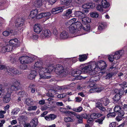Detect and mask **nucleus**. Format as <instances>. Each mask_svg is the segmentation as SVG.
Listing matches in <instances>:
<instances>
[{"label":"nucleus","mask_w":127,"mask_h":127,"mask_svg":"<svg viewBox=\"0 0 127 127\" xmlns=\"http://www.w3.org/2000/svg\"><path fill=\"white\" fill-rule=\"evenodd\" d=\"M96 63V66L95 69L96 70L97 72L100 70L105 69L107 66L106 63L102 60L97 62Z\"/></svg>","instance_id":"obj_5"},{"label":"nucleus","mask_w":127,"mask_h":127,"mask_svg":"<svg viewBox=\"0 0 127 127\" xmlns=\"http://www.w3.org/2000/svg\"><path fill=\"white\" fill-rule=\"evenodd\" d=\"M76 117L78 119V122L79 123H83V118L81 115L79 114H77L76 116Z\"/></svg>","instance_id":"obj_44"},{"label":"nucleus","mask_w":127,"mask_h":127,"mask_svg":"<svg viewBox=\"0 0 127 127\" xmlns=\"http://www.w3.org/2000/svg\"><path fill=\"white\" fill-rule=\"evenodd\" d=\"M102 105L101 104L100 102H98L96 103L95 106L96 108H98L100 110L101 112H105L106 111V109L102 106Z\"/></svg>","instance_id":"obj_18"},{"label":"nucleus","mask_w":127,"mask_h":127,"mask_svg":"<svg viewBox=\"0 0 127 127\" xmlns=\"http://www.w3.org/2000/svg\"><path fill=\"white\" fill-rule=\"evenodd\" d=\"M108 59L111 62L113 61L114 59H115L114 57V55H110L108 57Z\"/></svg>","instance_id":"obj_62"},{"label":"nucleus","mask_w":127,"mask_h":127,"mask_svg":"<svg viewBox=\"0 0 127 127\" xmlns=\"http://www.w3.org/2000/svg\"><path fill=\"white\" fill-rule=\"evenodd\" d=\"M64 122H73L74 121L70 117H65L64 119Z\"/></svg>","instance_id":"obj_47"},{"label":"nucleus","mask_w":127,"mask_h":127,"mask_svg":"<svg viewBox=\"0 0 127 127\" xmlns=\"http://www.w3.org/2000/svg\"><path fill=\"white\" fill-rule=\"evenodd\" d=\"M42 63V62L39 61L36 62L34 65V68L35 69H38L41 68Z\"/></svg>","instance_id":"obj_32"},{"label":"nucleus","mask_w":127,"mask_h":127,"mask_svg":"<svg viewBox=\"0 0 127 127\" xmlns=\"http://www.w3.org/2000/svg\"><path fill=\"white\" fill-rule=\"evenodd\" d=\"M81 116L82 118H83L84 119H87L89 117L90 115L86 113H84L82 114Z\"/></svg>","instance_id":"obj_56"},{"label":"nucleus","mask_w":127,"mask_h":127,"mask_svg":"<svg viewBox=\"0 0 127 127\" xmlns=\"http://www.w3.org/2000/svg\"><path fill=\"white\" fill-rule=\"evenodd\" d=\"M99 101L101 104L105 106L107 105L110 102V101L108 98L105 97L100 99Z\"/></svg>","instance_id":"obj_27"},{"label":"nucleus","mask_w":127,"mask_h":127,"mask_svg":"<svg viewBox=\"0 0 127 127\" xmlns=\"http://www.w3.org/2000/svg\"><path fill=\"white\" fill-rule=\"evenodd\" d=\"M63 10V7H59L53 9L51 11V12L53 14H56L62 12Z\"/></svg>","instance_id":"obj_20"},{"label":"nucleus","mask_w":127,"mask_h":127,"mask_svg":"<svg viewBox=\"0 0 127 127\" xmlns=\"http://www.w3.org/2000/svg\"><path fill=\"white\" fill-rule=\"evenodd\" d=\"M76 20V18H74L70 20L69 21L67 22V23L68 24V25L70 24H75L77 26L78 25V24L79 25L81 24V23L77 21L75 22Z\"/></svg>","instance_id":"obj_30"},{"label":"nucleus","mask_w":127,"mask_h":127,"mask_svg":"<svg viewBox=\"0 0 127 127\" xmlns=\"http://www.w3.org/2000/svg\"><path fill=\"white\" fill-rule=\"evenodd\" d=\"M90 16L93 18H97L99 16L98 13L96 12H92L90 13Z\"/></svg>","instance_id":"obj_49"},{"label":"nucleus","mask_w":127,"mask_h":127,"mask_svg":"<svg viewBox=\"0 0 127 127\" xmlns=\"http://www.w3.org/2000/svg\"><path fill=\"white\" fill-rule=\"evenodd\" d=\"M96 9L97 10L99 11L102 12L103 11V7L100 5H98L97 6Z\"/></svg>","instance_id":"obj_57"},{"label":"nucleus","mask_w":127,"mask_h":127,"mask_svg":"<svg viewBox=\"0 0 127 127\" xmlns=\"http://www.w3.org/2000/svg\"><path fill=\"white\" fill-rule=\"evenodd\" d=\"M81 18L82 19V23L85 24L90 23L91 22V19L87 17H85V16H84Z\"/></svg>","instance_id":"obj_34"},{"label":"nucleus","mask_w":127,"mask_h":127,"mask_svg":"<svg viewBox=\"0 0 127 127\" xmlns=\"http://www.w3.org/2000/svg\"><path fill=\"white\" fill-rule=\"evenodd\" d=\"M34 31L37 33H39L42 30V28L40 25L38 24L35 25L34 26Z\"/></svg>","instance_id":"obj_19"},{"label":"nucleus","mask_w":127,"mask_h":127,"mask_svg":"<svg viewBox=\"0 0 127 127\" xmlns=\"http://www.w3.org/2000/svg\"><path fill=\"white\" fill-rule=\"evenodd\" d=\"M40 78H41L49 79L51 78V74L50 71L45 67H41L38 71Z\"/></svg>","instance_id":"obj_2"},{"label":"nucleus","mask_w":127,"mask_h":127,"mask_svg":"<svg viewBox=\"0 0 127 127\" xmlns=\"http://www.w3.org/2000/svg\"><path fill=\"white\" fill-rule=\"evenodd\" d=\"M56 92H57L54 90H50L49 91L48 93L47 94V95L49 97H54Z\"/></svg>","instance_id":"obj_35"},{"label":"nucleus","mask_w":127,"mask_h":127,"mask_svg":"<svg viewBox=\"0 0 127 127\" xmlns=\"http://www.w3.org/2000/svg\"><path fill=\"white\" fill-rule=\"evenodd\" d=\"M55 71L57 74L59 75L61 74L63 76L66 75L67 73V71L64 69L63 67L59 64L56 65Z\"/></svg>","instance_id":"obj_4"},{"label":"nucleus","mask_w":127,"mask_h":127,"mask_svg":"<svg viewBox=\"0 0 127 127\" xmlns=\"http://www.w3.org/2000/svg\"><path fill=\"white\" fill-rule=\"evenodd\" d=\"M13 49V46L12 44H10L8 43L7 45L3 47L1 49V51L3 53H4L6 52H10Z\"/></svg>","instance_id":"obj_10"},{"label":"nucleus","mask_w":127,"mask_h":127,"mask_svg":"<svg viewBox=\"0 0 127 127\" xmlns=\"http://www.w3.org/2000/svg\"><path fill=\"white\" fill-rule=\"evenodd\" d=\"M78 26L76 25L75 24H71L69 27V30L70 32L72 33L76 32V29Z\"/></svg>","instance_id":"obj_21"},{"label":"nucleus","mask_w":127,"mask_h":127,"mask_svg":"<svg viewBox=\"0 0 127 127\" xmlns=\"http://www.w3.org/2000/svg\"><path fill=\"white\" fill-rule=\"evenodd\" d=\"M72 13V11L71 9H68L63 12V16L66 19H68L71 16L70 14Z\"/></svg>","instance_id":"obj_15"},{"label":"nucleus","mask_w":127,"mask_h":127,"mask_svg":"<svg viewBox=\"0 0 127 127\" xmlns=\"http://www.w3.org/2000/svg\"><path fill=\"white\" fill-rule=\"evenodd\" d=\"M105 24L103 23H100L98 27V29L100 31H101L104 29Z\"/></svg>","instance_id":"obj_48"},{"label":"nucleus","mask_w":127,"mask_h":127,"mask_svg":"<svg viewBox=\"0 0 127 127\" xmlns=\"http://www.w3.org/2000/svg\"><path fill=\"white\" fill-rule=\"evenodd\" d=\"M30 106L28 108V111L35 110L37 108V107L36 106Z\"/></svg>","instance_id":"obj_52"},{"label":"nucleus","mask_w":127,"mask_h":127,"mask_svg":"<svg viewBox=\"0 0 127 127\" xmlns=\"http://www.w3.org/2000/svg\"><path fill=\"white\" fill-rule=\"evenodd\" d=\"M38 13V10L36 9L32 10L29 15V17L30 18H33L35 17Z\"/></svg>","instance_id":"obj_31"},{"label":"nucleus","mask_w":127,"mask_h":127,"mask_svg":"<svg viewBox=\"0 0 127 127\" xmlns=\"http://www.w3.org/2000/svg\"><path fill=\"white\" fill-rule=\"evenodd\" d=\"M123 93L124 92L123 91H119L117 93L114 97V100L116 102L119 100L120 99L121 96Z\"/></svg>","instance_id":"obj_17"},{"label":"nucleus","mask_w":127,"mask_h":127,"mask_svg":"<svg viewBox=\"0 0 127 127\" xmlns=\"http://www.w3.org/2000/svg\"><path fill=\"white\" fill-rule=\"evenodd\" d=\"M7 93L5 95L3 99V101L5 103H8L9 102L11 98V94L12 92V91L11 90H8V89H7Z\"/></svg>","instance_id":"obj_8"},{"label":"nucleus","mask_w":127,"mask_h":127,"mask_svg":"<svg viewBox=\"0 0 127 127\" xmlns=\"http://www.w3.org/2000/svg\"><path fill=\"white\" fill-rule=\"evenodd\" d=\"M87 4L88 8H93L95 6V4L93 3H89Z\"/></svg>","instance_id":"obj_50"},{"label":"nucleus","mask_w":127,"mask_h":127,"mask_svg":"<svg viewBox=\"0 0 127 127\" xmlns=\"http://www.w3.org/2000/svg\"><path fill=\"white\" fill-rule=\"evenodd\" d=\"M101 5L104 8L108 7L109 6V4L106 0H103L101 3Z\"/></svg>","instance_id":"obj_37"},{"label":"nucleus","mask_w":127,"mask_h":127,"mask_svg":"<svg viewBox=\"0 0 127 127\" xmlns=\"http://www.w3.org/2000/svg\"><path fill=\"white\" fill-rule=\"evenodd\" d=\"M116 115V113L115 112L110 113L107 115L108 118H111L112 117H115Z\"/></svg>","instance_id":"obj_54"},{"label":"nucleus","mask_w":127,"mask_h":127,"mask_svg":"<svg viewBox=\"0 0 127 127\" xmlns=\"http://www.w3.org/2000/svg\"><path fill=\"white\" fill-rule=\"evenodd\" d=\"M69 37L68 33L65 31H63L60 34V38L62 39H66Z\"/></svg>","instance_id":"obj_24"},{"label":"nucleus","mask_w":127,"mask_h":127,"mask_svg":"<svg viewBox=\"0 0 127 127\" xmlns=\"http://www.w3.org/2000/svg\"><path fill=\"white\" fill-rule=\"evenodd\" d=\"M37 74V72L35 70L31 71L30 74L28 76V78L30 79H33L34 78Z\"/></svg>","instance_id":"obj_26"},{"label":"nucleus","mask_w":127,"mask_h":127,"mask_svg":"<svg viewBox=\"0 0 127 127\" xmlns=\"http://www.w3.org/2000/svg\"><path fill=\"white\" fill-rule=\"evenodd\" d=\"M80 29V33H82V34H85L89 32L90 30V28L89 25L84 26L81 25L79 27Z\"/></svg>","instance_id":"obj_7"},{"label":"nucleus","mask_w":127,"mask_h":127,"mask_svg":"<svg viewBox=\"0 0 127 127\" xmlns=\"http://www.w3.org/2000/svg\"><path fill=\"white\" fill-rule=\"evenodd\" d=\"M51 33L49 30H44L41 34L40 37L42 39H44L45 37H49L51 35Z\"/></svg>","instance_id":"obj_11"},{"label":"nucleus","mask_w":127,"mask_h":127,"mask_svg":"<svg viewBox=\"0 0 127 127\" xmlns=\"http://www.w3.org/2000/svg\"><path fill=\"white\" fill-rule=\"evenodd\" d=\"M74 14L75 16L78 17L79 18H81L85 16L84 13L80 11H75Z\"/></svg>","instance_id":"obj_36"},{"label":"nucleus","mask_w":127,"mask_h":127,"mask_svg":"<svg viewBox=\"0 0 127 127\" xmlns=\"http://www.w3.org/2000/svg\"><path fill=\"white\" fill-rule=\"evenodd\" d=\"M121 109V107L118 105L116 106L114 109V111L115 112H118Z\"/></svg>","instance_id":"obj_53"},{"label":"nucleus","mask_w":127,"mask_h":127,"mask_svg":"<svg viewBox=\"0 0 127 127\" xmlns=\"http://www.w3.org/2000/svg\"><path fill=\"white\" fill-rule=\"evenodd\" d=\"M103 115L100 113H93L91 114L90 116L91 119H94L99 118L102 116Z\"/></svg>","instance_id":"obj_29"},{"label":"nucleus","mask_w":127,"mask_h":127,"mask_svg":"<svg viewBox=\"0 0 127 127\" xmlns=\"http://www.w3.org/2000/svg\"><path fill=\"white\" fill-rule=\"evenodd\" d=\"M47 1H48V4L49 5H51L55 3L56 1V0H47Z\"/></svg>","instance_id":"obj_60"},{"label":"nucleus","mask_w":127,"mask_h":127,"mask_svg":"<svg viewBox=\"0 0 127 127\" xmlns=\"http://www.w3.org/2000/svg\"><path fill=\"white\" fill-rule=\"evenodd\" d=\"M96 66L95 62H91L89 65L82 68V70L83 72L88 73L91 75H94L97 73L95 69Z\"/></svg>","instance_id":"obj_1"},{"label":"nucleus","mask_w":127,"mask_h":127,"mask_svg":"<svg viewBox=\"0 0 127 127\" xmlns=\"http://www.w3.org/2000/svg\"><path fill=\"white\" fill-rule=\"evenodd\" d=\"M9 58V61L11 62V63L14 64L16 63V58L14 57H10Z\"/></svg>","instance_id":"obj_55"},{"label":"nucleus","mask_w":127,"mask_h":127,"mask_svg":"<svg viewBox=\"0 0 127 127\" xmlns=\"http://www.w3.org/2000/svg\"><path fill=\"white\" fill-rule=\"evenodd\" d=\"M47 0H38L34 3V5L37 7H39L42 5L43 4L46 3Z\"/></svg>","instance_id":"obj_22"},{"label":"nucleus","mask_w":127,"mask_h":127,"mask_svg":"<svg viewBox=\"0 0 127 127\" xmlns=\"http://www.w3.org/2000/svg\"><path fill=\"white\" fill-rule=\"evenodd\" d=\"M19 94L21 95L22 97H25L27 96V94L26 92H25L24 91H22L21 92H20L19 93Z\"/></svg>","instance_id":"obj_61"},{"label":"nucleus","mask_w":127,"mask_h":127,"mask_svg":"<svg viewBox=\"0 0 127 127\" xmlns=\"http://www.w3.org/2000/svg\"><path fill=\"white\" fill-rule=\"evenodd\" d=\"M20 40H9V43L12 44L13 47L15 48L19 47L22 41L20 42Z\"/></svg>","instance_id":"obj_12"},{"label":"nucleus","mask_w":127,"mask_h":127,"mask_svg":"<svg viewBox=\"0 0 127 127\" xmlns=\"http://www.w3.org/2000/svg\"><path fill=\"white\" fill-rule=\"evenodd\" d=\"M59 110L60 111L64 113L65 114V115H66L67 114L70 113V111H66L65 109L64 108L60 107L59 108Z\"/></svg>","instance_id":"obj_46"},{"label":"nucleus","mask_w":127,"mask_h":127,"mask_svg":"<svg viewBox=\"0 0 127 127\" xmlns=\"http://www.w3.org/2000/svg\"><path fill=\"white\" fill-rule=\"evenodd\" d=\"M8 70L9 72L15 74H20L22 73V72L21 71H19L16 68L14 67H9Z\"/></svg>","instance_id":"obj_16"},{"label":"nucleus","mask_w":127,"mask_h":127,"mask_svg":"<svg viewBox=\"0 0 127 127\" xmlns=\"http://www.w3.org/2000/svg\"><path fill=\"white\" fill-rule=\"evenodd\" d=\"M82 71L80 70L77 69L72 71L71 73V75L74 77H76L80 75L81 74Z\"/></svg>","instance_id":"obj_28"},{"label":"nucleus","mask_w":127,"mask_h":127,"mask_svg":"<svg viewBox=\"0 0 127 127\" xmlns=\"http://www.w3.org/2000/svg\"><path fill=\"white\" fill-rule=\"evenodd\" d=\"M99 79V76L98 75H94L91 77L90 79V80L93 82H95V81L98 80Z\"/></svg>","instance_id":"obj_40"},{"label":"nucleus","mask_w":127,"mask_h":127,"mask_svg":"<svg viewBox=\"0 0 127 127\" xmlns=\"http://www.w3.org/2000/svg\"><path fill=\"white\" fill-rule=\"evenodd\" d=\"M116 123L115 122H112L109 125V127H115L116 126Z\"/></svg>","instance_id":"obj_64"},{"label":"nucleus","mask_w":127,"mask_h":127,"mask_svg":"<svg viewBox=\"0 0 127 127\" xmlns=\"http://www.w3.org/2000/svg\"><path fill=\"white\" fill-rule=\"evenodd\" d=\"M82 107L80 106L77 108H73L72 110L74 111L79 112L81 111L82 110Z\"/></svg>","instance_id":"obj_51"},{"label":"nucleus","mask_w":127,"mask_h":127,"mask_svg":"<svg viewBox=\"0 0 127 127\" xmlns=\"http://www.w3.org/2000/svg\"><path fill=\"white\" fill-rule=\"evenodd\" d=\"M24 23V20L22 18H20L16 19L15 22V26L17 27H20L22 26Z\"/></svg>","instance_id":"obj_13"},{"label":"nucleus","mask_w":127,"mask_h":127,"mask_svg":"<svg viewBox=\"0 0 127 127\" xmlns=\"http://www.w3.org/2000/svg\"><path fill=\"white\" fill-rule=\"evenodd\" d=\"M72 0H61V2L62 4L68 6Z\"/></svg>","instance_id":"obj_39"},{"label":"nucleus","mask_w":127,"mask_h":127,"mask_svg":"<svg viewBox=\"0 0 127 127\" xmlns=\"http://www.w3.org/2000/svg\"><path fill=\"white\" fill-rule=\"evenodd\" d=\"M20 109L19 108H16L13 109L11 112V113L13 115H16L20 111Z\"/></svg>","instance_id":"obj_45"},{"label":"nucleus","mask_w":127,"mask_h":127,"mask_svg":"<svg viewBox=\"0 0 127 127\" xmlns=\"http://www.w3.org/2000/svg\"><path fill=\"white\" fill-rule=\"evenodd\" d=\"M124 54V50H121L116 52L114 54V57L116 60L119 59Z\"/></svg>","instance_id":"obj_9"},{"label":"nucleus","mask_w":127,"mask_h":127,"mask_svg":"<svg viewBox=\"0 0 127 127\" xmlns=\"http://www.w3.org/2000/svg\"><path fill=\"white\" fill-rule=\"evenodd\" d=\"M13 83L12 85L10 87L7 88L8 90H11V91H15L18 89V87L20 85V82L18 80L13 79Z\"/></svg>","instance_id":"obj_6"},{"label":"nucleus","mask_w":127,"mask_h":127,"mask_svg":"<svg viewBox=\"0 0 127 127\" xmlns=\"http://www.w3.org/2000/svg\"><path fill=\"white\" fill-rule=\"evenodd\" d=\"M8 68H7V67L4 65H0V69L2 70L4 69L5 70H6V74L9 75H11V73L10 72H9L8 70Z\"/></svg>","instance_id":"obj_38"},{"label":"nucleus","mask_w":127,"mask_h":127,"mask_svg":"<svg viewBox=\"0 0 127 127\" xmlns=\"http://www.w3.org/2000/svg\"><path fill=\"white\" fill-rule=\"evenodd\" d=\"M56 117V115L53 114H51L45 116V118L47 121H49L54 120Z\"/></svg>","instance_id":"obj_23"},{"label":"nucleus","mask_w":127,"mask_h":127,"mask_svg":"<svg viewBox=\"0 0 127 127\" xmlns=\"http://www.w3.org/2000/svg\"><path fill=\"white\" fill-rule=\"evenodd\" d=\"M66 95V94H63L59 95H57V97L58 98H63L65 97Z\"/></svg>","instance_id":"obj_63"},{"label":"nucleus","mask_w":127,"mask_h":127,"mask_svg":"<svg viewBox=\"0 0 127 127\" xmlns=\"http://www.w3.org/2000/svg\"><path fill=\"white\" fill-rule=\"evenodd\" d=\"M105 118V117L104 116L100 118L96 119L95 120V123H97L99 124H103V122Z\"/></svg>","instance_id":"obj_41"},{"label":"nucleus","mask_w":127,"mask_h":127,"mask_svg":"<svg viewBox=\"0 0 127 127\" xmlns=\"http://www.w3.org/2000/svg\"><path fill=\"white\" fill-rule=\"evenodd\" d=\"M124 114L125 113L123 111H121L118 113V116L119 117H121L124 116Z\"/></svg>","instance_id":"obj_59"},{"label":"nucleus","mask_w":127,"mask_h":127,"mask_svg":"<svg viewBox=\"0 0 127 127\" xmlns=\"http://www.w3.org/2000/svg\"><path fill=\"white\" fill-rule=\"evenodd\" d=\"M10 33H11L12 35H13L16 34V32H15V31H14L12 30H10V31H5L2 33L3 35L5 36H8L10 35Z\"/></svg>","instance_id":"obj_25"},{"label":"nucleus","mask_w":127,"mask_h":127,"mask_svg":"<svg viewBox=\"0 0 127 127\" xmlns=\"http://www.w3.org/2000/svg\"><path fill=\"white\" fill-rule=\"evenodd\" d=\"M35 58L33 56H23L20 57L19 58L21 64H28L33 61Z\"/></svg>","instance_id":"obj_3"},{"label":"nucleus","mask_w":127,"mask_h":127,"mask_svg":"<svg viewBox=\"0 0 127 127\" xmlns=\"http://www.w3.org/2000/svg\"><path fill=\"white\" fill-rule=\"evenodd\" d=\"M79 60L80 62H82L86 60L87 59V57L86 55L84 54L79 56Z\"/></svg>","instance_id":"obj_43"},{"label":"nucleus","mask_w":127,"mask_h":127,"mask_svg":"<svg viewBox=\"0 0 127 127\" xmlns=\"http://www.w3.org/2000/svg\"><path fill=\"white\" fill-rule=\"evenodd\" d=\"M26 103L28 105H32L33 104V100L31 99L28 98L25 100Z\"/></svg>","instance_id":"obj_42"},{"label":"nucleus","mask_w":127,"mask_h":127,"mask_svg":"<svg viewBox=\"0 0 127 127\" xmlns=\"http://www.w3.org/2000/svg\"><path fill=\"white\" fill-rule=\"evenodd\" d=\"M51 15V13L50 12H47L38 14L37 17H38V16H39L40 17H39V18L46 17L45 20H46L49 18Z\"/></svg>","instance_id":"obj_14"},{"label":"nucleus","mask_w":127,"mask_h":127,"mask_svg":"<svg viewBox=\"0 0 127 127\" xmlns=\"http://www.w3.org/2000/svg\"><path fill=\"white\" fill-rule=\"evenodd\" d=\"M31 127H36L38 124V119L36 118L33 119L30 123Z\"/></svg>","instance_id":"obj_33"},{"label":"nucleus","mask_w":127,"mask_h":127,"mask_svg":"<svg viewBox=\"0 0 127 127\" xmlns=\"http://www.w3.org/2000/svg\"><path fill=\"white\" fill-rule=\"evenodd\" d=\"M119 85L122 88L127 87V82H123L122 83L119 84Z\"/></svg>","instance_id":"obj_58"}]
</instances>
